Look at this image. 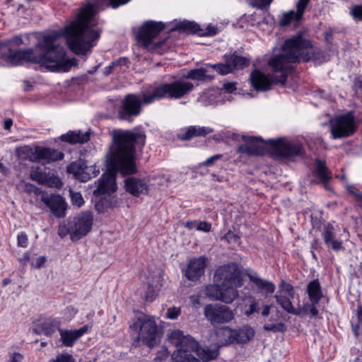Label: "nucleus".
<instances>
[{"mask_svg": "<svg viewBox=\"0 0 362 362\" xmlns=\"http://www.w3.org/2000/svg\"><path fill=\"white\" fill-rule=\"evenodd\" d=\"M221 284H209L205 287V295L212 300L221 301Z\"/></svg>", "mask_w": 362, "mask_h": 362, "instance_id": "36", "label": "nucleus"}, {"mask_svg": "<svg viewBox=\"0 0 362 362\" xmlns=\"http://www.w3.org/2000/svg\"><path fill=\"white\" fill-rule=\"evenodd\" d=\"M278 288V293L288 295L291 298H294L293 286L286 281L281 280V283L279 284Z\"/></svg>", "mask_w": 362, "mask_h": 362, "instance_id": "37", "label": "nucleus"}, {"mask_svg": "<svg viewBox=\"0 0 362 362\" xmlns=\"http://www.w3.org/2000/svg\"><path fill=\"white\" fill-rule=\"evenodd\" d=\"M67 173L72 174L76 179L81 182H87L98 175L99 168L95 165L88 166L83 160H78L67 167Z\"/></svg>", "mask_w": 362, "mask_h": 362, "instance_id": "17", "label": "nucleus"}, {"mask_svg": "<svg viewBox=\"0 0 362 362\" xmlns=\"http://www.w3.org/2000/svg\"><path fill=\"white\" fill-rule=\"evenodd\" d=\"M248 278L257 287V288L264 292L266 294H272L276 289V286L271 281L260 278L256 274H248Z\"/></svg>", "mask_w": 362, "mask_h": 362, "instance_id": "27", "label": "nucleus"}, {"mask_svg": "<svg viewBox=\"0 0 362 362\" xmlns=\"http://www.w3.org/2000/svg\"><path fill=\"white\" fill-rule=\"evenodd\" d=\"M128 63V59L126 57H119V59L112 62V65L117 66H125Z\"/></svg>", "mask_w": 362, "mask_h": 362, "instance_id": "55", "label": "nucleus"}, {"mask_svg": "<svg viewBox=\"0 0 362 362\" xmlns=\"http://www.w3.org/2000/svg\"><path fill=\"white\" fill-rule=\"evenodd\" d=\"M317 304V303H313L310 302V306L309 307L310 309H309L308 314H310L311 317H314L318 314V310L316 308Z\"/></svg>", "mask_w": 362, "mask_h": 362, "instance_id": "57", "label": "nucleus"}, {"mask_svg": "<svg viewBox=\"0 0 362 362\" xmlns=\"http://www.w3.org/2000/svg\"><path fill=\"white\" fill-rule=\"evenodd\" d=\"M13 121L11 119H8L4 122V129L6 130L10 129L11 127L12 126Z\"/></svg>", "mask_w": 362, "mask_h": 362, "instance_id": "64", "label": "nucleus"}, {"mask_svg": "<svg viewBox=\"0 0 362 362\" xmlns=\"http://www.w3.org/2000/svg\"><path fill=\"white\" fill-rule=\"evenodd\" d=\"M240 287L221 284V301L225 303H231L238 296L237 288Z\"/></svg>", "mask_w": 362, "mask_h": 362, "instance_id": "32", "label": "nucleus"}, {"mask_svg": "<svg viewBox=\"0 0 362 362\" xmlns=\"http://www.w3.org/2000/svg\"><path fill=\"white\" fill-rule=\"evenodd\" d=\"M87 329L88 327L83 326L77 330L59 329V331L63 344L72 346L74 342L86 332Z\"/></svg>", "mask_w": 362, "mask_h": 362, "instance_id": "25", "label": "nucleus"}, {"mask_svg": "<svg viewBox=\"0 0 362 362\" xmlns=\"http://www.w3.org/2000/svg\"><path fill=\"white\" fill-rule=\"evenodd\" d=\"M273 0H251L250 5L252 7L264 9L267 8Z\"/></svg>", "mask_w": 362, "mask_h": 362, "instance_id": "41", "label": "nucleus"}, {"mask_svg": "<svg viewBox=\"0 0 362 362\" xmlns=\"http://www.w3.org/2000/svg\"><path fill=\"white\" fill-rule=\"evenodd\" d=\"M52 362H74V361L71 355L66 353L57 356L56 359L53 360Z\"/></svg>", "mask_w": 362, "mask_h": 362, "instance_id": "45", "label": "nucleus"}, {"mask_svg": "<svg viewBox=\"0 0 362 362\" xmlns=\"http://www.w3.org/2000/svg\"><path fill=\"white\" fill-rule=\"evenodd\" d=\"M283 327H284V324H282V323H279L276 325L269 324V325H265L264 326V329L266 331H273V332L281 331V329Z\"/></svg>", "mask_w": 362, "mask_h": 362, "instance_id": "49", "label": "nucleus"}, {"mask_svg": "<svg viewBox=\"0 0 362 362\" xmlns=\"http://www.w3.org/2000/svg\"><path fill=\"white\" fill-rule=\"evenodd\" d=\"M204 315L214 326L228 323L234 318L233 311L228 306L219 303L206 305L204 309Z\"/></svg>", "mask_w": 362, "mask_h": 362, "instance_id": "13", "label": "nucleus"}, {"mask_svg": "<svg viewBox=\"0 0 362 362\" xmlns=\"http://www.w3.org/2000/svg\"><path fill=\"white\" fill-rule=\"evenodd\" d=\"M23 40L21 37L16 36L10 40V43L15 45H21L23 44Z\"/></svg>", "mask_w": 362, "mask_h": 362, "instance_id": "61", "label": "nucleus"}, {"mask_svg": "<svg viewBox=\"0 0 362 362\" xmlns=\"http://www.w3.org/2000/svg\"><path fill=\"white\" fill-rule=\"evenodd\" d=\"M242 139L245 144L238 147L237 152L239 153L248 156L261 155L267 147L273 156L288 160L302 157L304 153L301 143L285 137L264 140L259 136L243 135Z\"/></svg>", "mask_w": 362, "mask_h": 362, "instance_id": "5", "label": "nucleus"}, {"mask_svg": "<svg viewBox=\"0 0 362 362\" xmlns=\"http://www.w3.org/2000/svg\"><path fill=\"white\" fill-rule=\"evenodd\" d=\"M259 302L255 299L252 300L250 304L248 305V308L245 311V315L247 317L250 315L259 313Z\"/></svg>", "mask_w": 362, "mask_h": 362, "instance_id": "40", "label": "nucleus"}, {"mask_svg": "<svg viewBox=\"0 0 362 362\" xmlns=\"http://www.w3.org/2000/svg\"><path fill=\"white\" fill-rule=\"evenodd\" d=\"M115 66L112 65V62L104 69L103 73L105 76L109 75L111 73L112 69Z\"/></svg>", "mask_w": 362, "mask_h": 362, "instance_id": "63", "label": "nucleus"}, {"mask_svg": "<svg viewBox=\"0 0 362 362\" xmlns=\"http://www.w3.org/2000/svg\"><path fill=\"white\" fill-rule=\"evenodd\" d=\"M41 202L50 210L51 214L57 218H63L66 215V203L59 194H42Z\"/></svg>", "mask_w": 362, "mask_h": 362, "instance_id": "18", "label": "nucleus"}, {"mask_svg": "<svg viewBox=\"0 0 362 362\" xmlns=\"http://www.w3.org/2000/svg\"><path fill=\"white\" fill-rule=\"evenodd\" d=\"M206 257L202 256L189 259L187 267L184 269L185 277L192 281H197L204 274L206 265Z\"/></svg>", "mask_w": 362, "mask_h": 362, "instance_id": "20", "label": "nucleus"}, {"mask_svg": "<svg viewBox=\"0 0 362 362\" xmlns=\"http://www.w3.org/2000/svg\"><path fill=\"white\" fill-rule=\"evenodd\" d=\"M310 306V303H305L303 304L302 308H296L297 312L300 313V315H296L297 316L303 317L308 314L309 309Z\"/></svg>", "mask_w": 362, "mask_h": 362, "instance_id": "52", "label": "nucleus"}, {"mask_svg": "<svg viewBox=\"0 0 362 362\" xmlns=\"http://www.w3.org/2000/svg\"><path fill=\"white\" fill-rule=\"evenodd\" d=\"M359 126V120L354 115H336L329 120V131L333 139L353 135Z\"/></svg>", "mask_w": 362, "mask_h": 362, "instance_id": "10", "label": "nucleus"}, {"mask_svg": "<svg viewBox=\"0 0 362 362\" xmlns=\"http://www.w3.org/2000/svg\"><path fill=\"white\" fill-rule=\"evenodd\" d=\"M351 14L354 18L362 21V5L354 6L351 11Z\"/></svg>", "mask_w": 362, "mask_h": 362, "instance_id": "43", "label": "nucleus"}, {"mask_svg": "<svg viewBox=\"0 0 362 362\" xmlns=\"http://www.w3.org/2000/svg\"><path fill=\"white\" fill-rule=\"evenodd\" d=\"M271 305H266L264 306V308L261 313L262 315L264 316V317H267L269 315V313H270V309H271Z\"/></svg>", "mask_w": 362, "mask_h": 362, "instance_id": "62", "label": "nucleus"}, {"mask_svg": "<svg viewBox=\"0 0 362 362\" xmlns=\"http://www.w3.org/2000/svg\"><path fill=\"white\" fill-rule=\"evenodd\" d=\"M222 240H226L228 243L237 244L239 242L240 237L234 233L233 232L229 230L223 238Z\"/></svg>", "mask_w": 362, "mask_h": 362, "instance_id": "42", "label": "nucleus"}, {"mask_svg": "<svg viewBox=\"0 0 362 362\" xmlns=\"http://www.w3.org/2000/svg\"><path fill=\"white\" fill-rule=\"evenodd\" d=\"M124 187L126 191L134 197L147 194L148 191V181L146 179L134 177H127L124 180Z\"/></svg>", "mask_w": 362, "mask_h": 362, "instance_id": "21", "label": "nucleus"}, {"mask_svg": "<svg viewBox=\"0 0 362 362\" xmlns=\"http://www.w3.org/2000/svg\"><path fill=\"white\" fill-rule=\"evenodd\" d=\"M170 30H183L185 32H189L192 33L197 34L200 36L204 35H214L217 33V28L214 25H209L206 30H202L200 26L194 22L189 21H182L175 22L173 24V27H172Z\"/></svg>", "mask_w": 362, "mask_h": 362, "instance_id": "19", "label": "nucleus"}, {"mask_svg": "<svg viewBox=\"0 0 362 362\" xmlns=\"http://www.w3.org/2000/svg\"><path fill=\"white\" fill-rule=\"evenodd\" d=\"M19 262L25 265L30 262V255L28 252H24L23 255V257H20L18 259Z\"/></svg>", "mask_w": 362, "mask_h": 362, "instance_id": "58", "label": "nucleus"}, {"mask_svg": "<svg viewBox=\"0 0 362 362\" xmlns=\"http://www.w3.org/2000/svg\"><path fill=\"white\" fill-rule=\"evenodd\" d=\"M307 293L310 302L318 303L322 298V292L318 279L310 281L307 286Z\"/></svg>", "mask_w": 362, "mask_h": 362, "instance_id": "31", "label": "nucleus"}, {"mask_svg": "<svg viewBox=\"0 0 362 362\" xmlns=\"http://www.w3.org/2000/svg\"><path fill=\"white\" fill-rule=\"evenodd\" d=\"M315 58V51L309 40L302 33L287 39L281 47V53L273 56L268 65L274 72L267 76L259 70L250 74L252 86L257 90H268L272 83L284 85L288 74L294 69L295 64L300 60L309 61Z\"/></svg>", "mask_w": 362, "mask_h": 362, "instance_id": "2", "label": "nucleus"}, {"mask_svg": "<svg viewBox=\"0 0 362 362\" xmlns=\"http://www.w3.org/2000/svg\"><path fill=\"white\" fill-rule=\"evenodd\" d=\"M46 258L44 256L40 257L35 259V262H32V266L36 269L41 268L45 263Z\"/></svg>", "mask_w": 362, "mask_h": 362, "instance_id": "53", "label": "nucleus"}, {"mask_svg": "<svg viewBox=\"0 0 362 362\" xmlns=\"http://www.w3.org/2000/svg\"><path fill=\"white\" fill-rule=\"evenodd\" d=\"M217 344L218 346H227L234 343L233 329L228 327H223L216 330Z\"/></svg>", "mask_w": 362, "mask_h": 362, "instance_id": "28", "label": "nucleus"}, {"mask_svg": "<svg viewBox=\"0 0 362 362\" xmlns=\"http://www.w3.org/2000/svg\"><path fill=\"white\" fill-rule=\"evenodd\" d=\"M153 95V88L142 92L141 94H128L123 101L124 113H140L142 107L151 104L157 99H151Z\"/></svg>", "mask_w": 362, "mask_h": 362, "instance_id": "14", "label": "nucleus"}, {"mask_svg": "<svg viewBox=\"0 0 362 362\" xmlns=\"http://www.w3.org/2000/svg\"><path fill=\"white\" fill-rule=\"evenodd\" d=\"M59 322L58 320L52 318H47L42 320H38L34 327L33 332L36 334H44L45 336H51L59 329Z\"/></svg>", "mask_w": 362, "mask_h": 362, "instance_id": "22", "label": "nucleus"}, {"mask_svg": "<svg viewBox=\"0 0 362 362\" xmlns=\"http://www.w3.org/2000/svg\"><path fill=\"white\" fill-rule=\"evenodd\" d=\"M213 132V129L208 127L191 126L187 132L180 136L182 140H189L195 136H204Z\"/></svg>", "mask_w": 362, "mask_h": 362, "instance_id": "33", "label": "nucleus"}, {"mask_svg": "<svg viewBox=\"0 0 362 362\" xmlns=\"http://www.w3.org/2000/svg\"><path fill=\"white\" fill-rule=\"evenodd\" d=\"M69 192L72 204L77 207H81L84 204L81 194L73 190H70Z\"/></svg>", "mask_w": 362, "mask_h": 362, "instance_id": "39", "label": "nucleus"}, {"mask_svg": "<svg viewBox=\"0 0 362 362\" xmlns=\"http://www.w3.org/2000/svg\"><path fill=\"white\" fill-rule=\"evenodd\" d=\"M211 65L206 64L205 67L191 69L186 74L183 75V77L187 81L191 79L197 82L211 81L214 78V76L209 73V68H212Z\"/></svg>", "mask_w": 362, "mask_h": 362, "instance_id": "24", "label": "nucleus"}, {"mask_svg": "<svg viewBox=\"0 0 362 362\" xmlns=\"http://www.w3.org/2000/svg\"><path fill=\"white\" fill-rule=\"evenodd\" d=\"M68 233L69 234V227L67 228H66L65 226H59V230H58V234L60 237L64 238Z\"/></svg>", "mask_w": 362, "mask_h": 362, "instance_id": "59", "label": "nucleus"}, {"mask_svg": "<svg viewBox=\"0 0 362 362\" xmlns=\"http://www.w3.org/2000/svg\"><path fill=\"white\" fill-rule=\"evenodd\" d=\"M168 339L179 347L172 355L174 362H200L192 353L197 348V343L192 337L184 335L182 331L175 330L170 333Z\"/></svg>", "mask_w": 362, "mask_h": 362, "instance_id": "6", "label": "nucleus"}, {"mask_svg": "<svg viewBox=\"0 0 362 362\" xmlns=\"http://www.w3.org/2000/svg\"><path fill=\"white\" fill-rule=\"evenodd\" d=\"M310 0H298L296 4V8L299 11V14H303Z\"/></svg>", "mask_w": 362, "mask_h": 362, "instance_id": "48", "label": "nucleus"}, {"mask_svg": "<svg viewBox=\"0 0 362 362\" xmlns=\"http://www.w3.org/2000/svg\"><path fill=\"white\" fill-rule=\"evenodd\" d=\"M303 14H299V11L296 8V11L290 10L284 13L279 21L281 26H286L292 22H298L303 18Z\"/></svg>", "mask_w": 362, "mask_h": 362, "instance_id": "35", "label": "nucleus"}, {"mask_svg": "<svg viewBox=\"0 0 362 362\" xmlns=\"http://www.w3.org/2000/svg\"><path fill=\"white\" fill-rule=\"evenodd\" d=\"M234 343L245 344L255 336V331L249 326H243L238 329H233Z\"/></svg>", "mask_w": 362, "mask_h": 362, "instance_id": "29", "label": "nucleus"}, {"mask_svg": "<svg viewBox=\"0 0 362 362\" xmlns=\"http://www.w3.org/2000/svg\"><path fill=\"white\" fill-rule=\"evenodd\" d=\"M191 303L194 306H198L200 304V299L197 295H192L189 297Z\"/></svg>", "mask_w": 362, "mask_h": 362, "instance_id": "60", "label": "nucleus"}, {"mask_svg": "<svg viewBox=\"0 0 362 362\" xmlns=\"http://www.w3.org/2000/svg\"><path fill=\"white\" fill-rule=\"evenodd\" d=\"M218 350L217 349H202L201 357L204 361H209L210 360H213L217 358L218 356Z\"/></svg>", "mask_w": 362, "mask_h": 362, "instance_id": "38", "label": "nucleus"}, {"mask_svg": "<svg viewBox=\"0 0 362 362\" xmlns=\"http://www.w3.org/2000/svg\"><path fill=\"white\" fill-rule=\"evenodd\" d=\"M223 90L226 93H232L236 90V83L235 82H227L223 84Z\"/></svg>", "mask_w": 362, "mask_h": 362, "instance_id": "50", "label": "nucleus"}, {"mask_svg": "<svg viewBox=\"0 0 362 362\" xmlns=\"http://www.w3.org/2000/svg\"><path fill=\"white\" fill-rule=\"evenodd\" d=\"M38 47L43 52L42 54H35L33 49H19L10 52L6 60L11 66L21 65L26 62L38 64L52 72H67L76 65V59L66 58L64 48L57 43L54 36H45Z\"/></svg>", "mask_w": 362, "mask_h": 362, "instance_id": "4", "label": "nucleus"}, {"mask_svg": "<svg viewBox=\"0 0 362 362\" xmlns=\"http://www.w3.org/2000/svg\"><path fill=\"white\" fill-rule=\"evenodd\" d=\"M196 228L198 230L209 232L211 228V223H207L206 221H200L199 223L196 224Z\"/></svg>", "mask_w": 362, "mask_h": 362, "instance_id": "46", "label": "nucleus"}, {"mask_svg": "<svg viewBox=\"0 0 362 362\" xmlns=\"http://www.w3.org/2000/svg\"><path fill=\"white\" fill-rule=\"evenodd\" d=\"M18 245L25 247L28 245V237L26 234L22 233L18 235Z\"/></svg>", "mask_w": 362, "mask_h": 362, "instance_id": "51", "label": "nucleus"}, {"mask_svg": "<svg viewBox=\"0 0 362 362\" xmlns=\"http://www.w3.org/2000/svg\"><path fill=\"white\" fill-rule=\"evenodd\" d=\"M165 28V24L161 21H148L145 22L136 35L138 42L147 50L161 54L160 47L164 45V41L155 42V40Z\"/></svg>", "mask_w": 362, "mask_h": 362, "instance_id": "8", "label": "nucleus"}, {"mask_svg": "<svg viewBox=\"0 0 362 362\" xmlns=\"http://www.w3.org/2000/svg\"><path fill=\"white\" fill-rule=\"evenodd\" d=\"M155 293L153 287L151 285L148 286V293L146 296V300L152 301L154 299Z\"/></svg>", "mask_w": 362, "mask_h": 362, "instance_id": "56", "label": "nucleus"}, {"mask_svg": "<svg viewBox=\"0 0 362 362\" xmlns=\"http://www.w3.org/2000/svg\"><path fill=\"white\" fill-rule=\"evenodd\" d=\"M216 281L223 284L242 286L243 279L238 267L235 263L225 264L216 269L214 275Z\"/></svg>", "mask_w": 362, "mask_h": 362, "instance_id": "15", "label": "nucleus"}, {"mask_svg": "<svg viewBox=\"0 0 362 362\" xmlns=\"http://www.w3.org/2000/svg\"><path fill=\"white\" fill-rule=\"evenodd\" d=\"M131 0H91L81 8L77 18L64 28L69 49L76 54H86L95 45L100 33L91 28L95 25L94 16L100 9L123 6Z\"/></svg>", "mask_w": 362, "mask_h": 362, "instance_id": "3", "label": "nucleus"}, {"mask_svg": "<svg viewBox=\"0 0 362 362\" xmlns=\"http://www.w3.org/2000/svg\"><path fill=\"white\" fill-rule=\"evenodd\" d=\"M23 356L20 353H13L8 362H22Z\"/></svg>", "mask_w": 362, "mask_h": 362, "instance_id": "54", "label": "nucleus"}, {"mask_svg": "<svg viewBox=\"0 0 362 362\" xmlns=\"http://www.w3.org/2000/svg\"><path fill=\"white\" fill-rule=\"evenodd\" d=\"M180 315V309L179 308L173 307L168 309L166 317L169 319H176Z\"/></svg>", "mask_w": 362, "mask_h": 362, "instance_id": "44", "label": "nucleus"}, {"mask_svg": "<svg viewBox=\"0 0 362 362\" xmlns=\"http://www.w3.org/2000/svg\"><path fill=\"white\" fill-rule=\"evenodd\" d=\"M18 157L21 159H28L31 161H40L42 160L49 161H56L62 160L64 153L57 150L49 148L37 146L35 148L25 146L17 148Z\"/></svg>", "mask_w": 362, "mask_h": 362, "instance_id": "11", "label": "nucleus"}, {"mask_svg": "<svg viewBox=\"0 0 362 362\" xmlns=\"http://www.w3.org/2000/svg\"><path fill=\"white\" fill-rule=\"evenodd\" d=\"M276 301L280 306L288 313L292 315H300L299 312H297L296 308L293 307L291 301V297L288 295L282 293H276L274 296Z\"/></svg>", "mask_w": 362, "mask_h": 362, "instance_id": "34", "label": "nucleus"}, {"mask_svg": "<svg viewBox=\"0 0 362 362\" xmlns=\"http://www.w3.org/2000/svg\"><path fill=\"white\" fill-rule=\"evenodd\" d=\"M334 227L332 224L328 223L324 226L322 232L325 245L328 247H331L334 251H340L344 250L342 242L335 238Z\"/></svg>", "mask_w": 362, "mask_h": 362, "instance_id": "23", "label": "nucleus"}, {"mask_svg": "<svg viewBox=\"0 0 362 362\" xmlns=\"http://www.w3.org/2000/svg\"><path fill=\"white\" fill-rule=\"evenodd\" d=\"M62 141L70 144H84L90 140L89 132L82 133L81 131H69L66 134L60 136Z\"/></svg>", "mask_w": 362, "mask_h": 362, "instance_id": "26", "label": "nucleus"}, {"mask_svg": "<svg viewBox=\"0 0 362 362\" xmlns=\"http://www.w3.org/2000/svg\"><path fill=\"white\" fill-rule=\"evenodd\" d=\"M130 329L136 332L139 329L138 335L133 343L134 346H138L140 342H142L149 348H152L157 344L158 327L153 318L145 315L139 317L130 326Z\"/></svg>", "mask_w": 362, "mask_h": 362, "instance_id": "9", "label": "nucleus"}, {"mask_svg": "<svg viewBox=\"0 0 362 362\" xmlns=\"http://www.w3.org/2000/svg\"><path fill=\"white\" fill-rule=\"evenodd\" d=\"M315 173L321 183L325 187L331 179V173L328 170L326 163L322 160H316L315 163Z\"/></svg>", "mask_w": 362, "mask_h": 362, "instance_id": "30", "label": "nucleus"}, {"mask_svg": "<svg viewBox=\"0 0 362 362\" xmlns=\"http://www.w3.org/2000/svg\"><path fill=\"white\" fill-rule=\"evenodd\" d=\"M145 135L130 131L116 130L112 134V144L106 156L107 171L98 180L93 194L99 197L115 192L117 189L116 175L123 177L137 173L136 146L145 144Z\"/></svg>", "mask_w": 362, "mask_h": 362, "instance_id": "1", "label": "nucleus"}, {"mask_svg": "<svg viewBox=\"0 0 362 362\" xmlns=\"http://www.w3.org/2000/svg\"><path fill=\"white\" fill-rule=\"evenodd\" d=\"M93 224V216L90 211H82L69 221V231L73 241L86 235Z\"/></svg>", "mask_w": 362, "mask_h": 362, "instance_id": "12", "label": "nucleus"}, {"mask_svg": "<svg viewBox=\"0 0 362 362\" xmlns=\"http://www.w3.org/2000/svg\"><path fill=\"white\" fill-rule=\"evenodd\" d=\"M193 83L186 80L183 76L170 83H162L153 87L151 99L160 100L163 98L177 100L187 96L194 89Z\"/></svg>", "mask_w": 362, "mask_h": 362, "instance_id": "7", "label": "nucleus"}, {"mask_svg": "<svg viewBox=\"0 0 362 362\" xmlns=\"http://www.w3.org/2000/svg\"><path fill=\"white\" fill-rule=\"evenodd\" d=\"M223 156L222 154H216L213 156H211L208 159H206L205 161L202 163V165L204 166H211L214 164V163L221 158Z\"/></svg>", "mask_w": 362, "mask_h": 362, "instance_id": "47", "label": "nucleus"}, {"mask_svg": "<svg viewBox=\"0 0 362 362\" xmlns=\"http://www.w3.org/2000/svg\"><path fill=\"white\" fill-rule=\"evenodd\" d=\"M226 62L211 65L213 69L221 75L228 74L234 70L242 69L249 64L247 58L237 54H226Z\"/></svg>", "mask_w": 362, "mask_h": 362, "instance_id": "16", "label": "nucleus"}]
</instances>
